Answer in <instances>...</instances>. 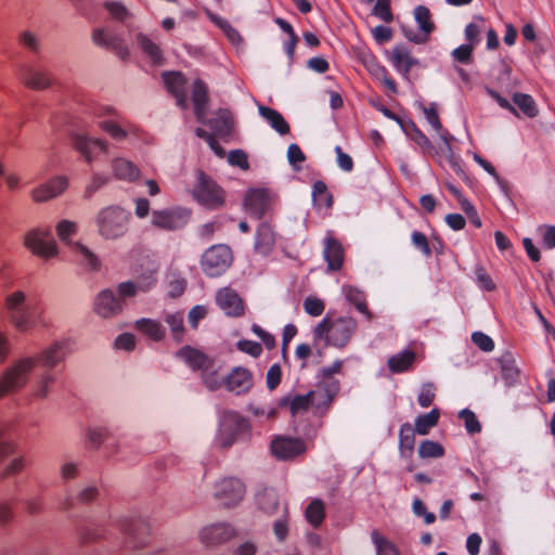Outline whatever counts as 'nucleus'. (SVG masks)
<instances>
[{
    "mask_svg": "<svg viewBox=\"0 0 555 555\" xmlns=\"http://www.w3.org/2000/svg\"><path fill=\"white\" fill-rule=\"evenodd\" d=\"M472 340L480 350L485 352H490L494 349L493 339L482 332H474L472 334Z\"/></svg>",
    "mask_w": 555,
    "mask_h": 555,
    "instance_id": "64",
    "label": "nucleus"
},
{
    "mask_svg": "<svg viewBox=\"0 0 555 555\" xmlns=\"http://www.w3.org/2000/svg\"><path fill=\"white\" fill-rule=\"evenodd\" d=\"M103 7L108 12V14L118 22L124 23L131 16V13L127 7L119 1H105Z\"/></svg>",
    "mask_w": 555,
    "mask_h": 555,
    "instance_id": "51",
    "label": "nucleus"
},
{
    "mask_svg": "<svg viewBox=\"0 0 555 555\" xmlns=\"http://www.w3.org/2000/svg\"><path fill=\"white\" fill-rule=\"evenodd\" d=\"M358 330V322L352 317H338L334 320L324 318L313 330L315 339H324L334 348H345Z\"/></svg>",
    "mask_w": 555,
    "mask_h": 555,
    "instance_id": "4",
    "label": "nucleus"
},
{
    "mask_svg": "<svg viewBox=\"0 0 555 555\" xmlns=\"http://www.w3.org/2000/svg\"><path fill=\"white\" fill-rule=\"evenodd\" d=\"M275 242L276 235L272 227L267 222L260 223L255 235V251L264 257L269 256L274 248Z\"/></svg>",
    "mask_w": 555,
    "mask_h": 555,
    "instance_id": "22",
    "label": "nucleus"
},
{
    "mask_svg": "<svg viewBox=\"0 0 555 555\" xmlns=\"http://www.w3.org/2000/svg\"><path fill=\"white\" fill-rule=\"evenodd\" d=\"M120 528L125 534L132 540L134 546L144 543L141 540V538L147 532V526L144 520L140 518H127L122 520Z\"/></svg>",
    "mask_w": 555,
    "mask_h": 555,
    "instance_id": "35",
    "label": "nucleus"
},
{
    "mask_svg": "<svg viewBox=\"0 0 555 555\" xmlns=\"http://www.w3.org/2000/svg\"><path fill=\"white\" fill-rule=\"evenodd\" d=\"M499 364L502 372V378L509 387L516 384L519 377V370L516 366L515 359L511 352L503 353L499 359Z\"/></svg>",
    "mask_w": 555,
    "mask_h": 555,
    "instance_id": "36",
    "label": "nucleus"
},
{
    "mask_svg": "<svg viewBox=\"0 0 555 555\" xmlns=\"http://www.w3.org/2000/svg\"><path fill=\"white\" fill-rule=\"evenodd\" d=\"M414 17L418 25V28L422 30L423 35H410L405 33V36L409 40L415 43H423L427 40L428 35L434 30V23L431 22V14L427 7L417 5L414 9Z\"/></svg>",
    "mask_w": 555,
    "mask_h": 555,
    "instance_id": "24",
    "label": "nucleus"
},
{
    "mask_svg": "<svg viewBox=\"0 0 555 555\" xmlns=\"http://www.w3.org/2000/svg\"><path fill=\"white\" fill-rule=\"evenodd\" d=\"M305 451L306 444L299 438L279 436L271 442V452L279 460H289Z\"/></svg>",
    "mask_w": 555,
    "mask_h": 555,
    "instance_id": "15",
    "label": "nucleus"
},
{
    "mask_svg": "<svg viewBox=\"0 0 555 555\" xmlns=\"http://www.w3.org/2000/svg\"><path fill=\"white\" fill-rule=\"evenodd\" d=\"M401 128L413 142L423 149V151L433 150V144L429 139L413 121L401 124Z\"/></svg>",
    "mask_w": 555,
    "mask_h": 555,
    "instance_id": "43",
    "label": "nucleus"
},
{
    "mask_svg": "<svg viewBox=\"0 0 555 555\" xmlns=\"http://www.w3.org/2000/svg\"><path fill=\"white\" fill-rule=\"evenodd\" d=\"M416 430L410 423L401 425L399 430V449L401 456L409 457L414 450Z\"/></svg>",
    "mask_w": 555,
    "mask_h": 555,
    "instance_id": "41",
    "label": "nucleus"
},
{
    "mask_svg": "<svg viewBox=\"0 0 555 555\" xmlns=\"http://www.w3.org/2000/svg\"><path fill=\"white\" fill-rule=\"evenodd\" d=\"M513 101L526 116L535 117L538 115V109L532 96L525 93H515Z\"/></svg>",
    "mask_w": 555,
    "mask_h": 555,
    "instance_id": "49",
    "label": "nucleus"
},
{
    "mask_svg": "<svg viewBox=\"0 0 555 555\" xmlns=\"http://www.w3.org/2000/svg\"><path fill=\"white\" fill-rule=\"evenodd\" d=\"M392 63L398 72L408 74L418 62L403 48H396L392 53Z\"/></svg>",
    "mask_w": 555,
    "mask_h": 555,
    "instance_id": "44",
    "label": "nucleus"
},
{
    "mask_svg": "<svg viewBox=\"0 0 555 555\" xmlns=\"http://www.w3.org/2000/svg\"><path fill=\"white\" fill-rule=\"evenodd\" d=\"M107 435L105 427L90 426L87 428V442L89 448L99 449Z\"/></svg>",
    "mask_w": 555,
    "mask_h": 555,
    "instance_id": "53",
    "label": "nucleus"
},
{
    "mask_svg": "<svg viewBox=\"0 0 555 555\" xmlns=\"http://www.w3.org/2000/svg\"><path fill=\"white\" fill-rule=\"evenodd\" d=\"M75 261L88 271H96L100 268V260L98 256L86 245L80 242L68 243Z\"/></svg>",
    "mask_w": 555,
    "mask_h": 555,
    "instance_id": "25",
    "label": "nucleus"
},
{
    "mask_svg": "<svg viewBox=\"0 0 555 555\" xmlns=\"http://www.w3.org/2000/svg\"><path fill=\"white\" fill-rule=\"evenodd\" d=\"M163 81L167 90L176 98L177 105L185 109L188 107V96L184 76L177 72L164 73Z\"/></svg>",
    "mask_w": 555,
    "mask_h": 555,
    "instance_id": "21",
    "label": "nucleus"
},
{
    "mask_svg": "<svg viewBox=\"0 0 555 555\" xmlns=\"http://www.w3.org/2000/svg\"><path fill=\"white\" fill-rule=\"evenodd\" d=\"M68 186L65 176H56L31 191V198L36 203H43L60 196Z\"/></svg>",
    "mask_w": 555,
    "mask_h": 555,
    "instance_id": "17",
    "label": "nucleus"
},
{
    "mask_svg": "<svg viewBox=\"0 0 555 555\" xmlns=\"http://www.w3.org/2000/svg\"><path fill=\"white\" fill-rule=\"evenodd\" d=\"M271 194L266 189H250L244 197L246 211L257 219H260L269 209Z\"/></svg>",
    "mask_w": 555,
    "mask_h": 555,
    "instance_id": "16",
    "label": "nucleus"
},
{
    "mask_svg": "<svg viewBox=\"0 0 555 555\" xmlns=\"http://www.w3.org/2000/svg\"><path fill=\"white\" fill-rule=\"evenodd\" d=\"M177 357L193 370H204L207 365H210L211 362L205 353L190 346L181 348L177 352Z\"/></svg>",
    "mask_w": 555,
    "mask_h": 555,
    "instance_id": "33",
    "label": "nucleus"
},
{
    "mask_svg": "<svg viewBox=\"0 0 555 555\" xmlns=\"http://www.w3.org/2000/svg\"><path fill=\"white\" fill-rule=\"evenodd\" d=\"M73 145L88 163L93 162L94 150H100L101 152L106 153L108 149V143L106 141L88 137L86 134H76L73 138Z\"/></svg>",
    "mask_w": 555,
    "mask_h": 555,
    "instance_id": "20",
    "label": "nucleus"
},
{
    "mask_svg": "<svg viewBox=\"0 0 555 555\" xmlns=\"http://www.w3.org/2000/svg\"><path fill=\"white\" fill-rule=\"evenodd\" d=\"M444 454L443 447L433 440H424L418 447V455L422 459H437Z\"/></svg>",
    "mask_w": 555,
    "mask_h": 555,
    "instance_id": "50",
    "label": "nucleus"
},
{
    "mask_svg": "<svg viewBox=\"0 0 555 555\" xmlns=\"http://www.w3.org/2000/svg\"><path fill=\"white\" fill-rule=\"evenodd\" d=\"M323 256L330 270L336 271L341 268L344 263V248L331 233H327L324 238Z\"/></svg>",
    "mask_w": 555,
    "mask_h": 555,
    "instance_id": "23",
    "label": "nucleus"
},
{
    "mask_svg": "<svg viewBox=\"0 0 555 555\" xmlns=\"http://www.w3.org/2000/svg\"><path fill=\"white\" fill-rule=\"evenodd\" d=\"M153 287V281L149 284H135V282L127 281L122 282L117 287V297L122 301L126 298L135 296L139 292H147Z\"/></svg>",
    "mask_w": 555,
    "mask_h": 555,
    "instance_id": "48",
    "label": "nucleus"
},
{
    "mask_svg": "<svg viewBox=\"0 0 555 555\" xmlns=\"http://www.w3.org/2000/svg\"><path fill=\"white\" fill-rule=\"evenodd\" d=\"M459 417L464 421L465 429L468 434L474 435L481 431V425L476 414L469 409H463L459 412Z\"/></svg>",
    "mask_w": 555,
    "mask_h": 555,
    "instance_id": "55",
    "label": "nucleus"
},
{
    "mask_svg": "<svg viewBox=\"0 0 555 555\" xmlns=\"http://www.w3.org/2000/svg\"><path fill=\"white\" fill-rule=\"evenodd\" d=\"M114 177L126 182H134L140 178L139 167L124 157H116L111 164Z\"/></svg>",
    "mask_w": 555,
    "mask_h": 555,
    "instance_id": "26",
    "label": "nucleus"
},
{
    "mask_svg": "<svg viewBox=\"0 0 555 555\" xmlns=\"http://www.w3.org/2000/svg\"><path fill=\"white\" fill-rule=\"evenodd\" d=\"M304 309L309 315L319 317L323 313L325 305L320 298L308 296L304 300Z\"/></svg>",
    "mask_w": 555,
    "mask_h": 555,
    "instance_id": "61",
    "label": "nucleus"
},
{
    "mask_svg": "<svg viewBox=\"0 0 555 555\" xmlns=\"http://www.w3.org/2000/svg\"><path fill=\"white\" fill-rule=\"evenodd\" d=\"M207 92L206 85L201 79H196L192 88V101L194 113L197 120L201 122H205L206 118Z\"/></svg>",
    "mask_w": 555,
    "mask_h": 555,
    "instance_id": "32",
    "label": "nucleus"
},
{
    "mask_svg": "<svg viewBox=\"0 0 555 555\" xmlns=\"http://www.w3.org/2000/svg\"><path fill=\"white\" fill-rule=\"evenodd\" d=\"M92 40L99 47L121 49V40L106 28L94 29Z\"/></svg>",
    "mask_w": 555,
    "mask_h": 555,
    "instance_id": "47",
    "label": "nucleus"
},
{
    "mask_svg": "<svg viewBox=\"0 0 555 555\" xmlns=\"http://www.w3.org/2000/svg\"><path fill=\"white\" fill-rule=\"evenodd\" d=\"M25 462L23 456H16L4 465L0 473V478H8L14 476L23 470Z\"/></svg>",
    "mask_w": 555,
    "mask_h": 555,
    "instance_id": "63",
    "label": "nucleus"
},
{
    "mask_svg": "<svg viewBox=\"0 0 555 555\" xmlns=\"http://www.w3.org/2000/svg\"><path fill=\"white\" fill-rule=\"evenodd\" d=\"M134 328L154 341L162 340L166 333L165 327L159 321L147 318L137 320Z\"/></svg>",
    "mask_w": 555,
    "mask_h": 555,
    "instance_id": "34",
    "label": "nucleus"
},
{
    "mask_svg": "<svg viewBox=\"0 0 555 555\" xmlns=\"http://www.w3.org/2000/svg\"><path fill=\"white\" fill-rule=\"evenodd\" d=\"M100 127L116 141H122L134 134L135 131L131 124L121 125L115 120H103L100 122Z\"/></svg>",
    "mask_w": 555,
    "mask_h": 555,
    "instance_id": "38",
    "label": "nucleus"
},
{
    "mask_svg": "<svg viewBox=\"0 0 555 555\" xmlns=\"http://www.w3.org/2000/svg\"><path fill=\"white\" fill-rule=\"evenodd\" d=\"M233 254L225 244L209 247L202 256L201 268L210 278L222 275L232 264Z\"/></svg>",
    "mask_w": 555,
    "mask_h": 555,
    "instance_id": "7",
    "label": "nucleus"
},
{
    "mask_svg": "<svg viewBox=\"0 0 555 555\" xmlns=\"http://www.w3.org/2000/svg\"><path fill=\"white\" fill-rule=\"evenodd\" d=\"M312 198L318 203H325L326 206L332 205V195L327 192L326 184L319 180L312 185Z\"/></svg>",
    "mask_w": 555,
    "mask_h": 555,
    "instance_id": "60",
    "label": "nucleus"
},
{
    "mask_svg": "<svg viewBox=\"0 0 555 555\" xmlns=\"http://www.w3.org/2000/svg\"><path fill=\"white\" fill-rule=\"evenodd\" d=\"M305 517L312 527H319L325 517V507L322 500L313 499L305 511Z\"/></svg>",
    "mask_w": 555,
    "mask_h": 555,
    "instance_id": "45",
    "label": "nucleus"
},
{
    "mask_svg": "<svg viewBox=\"0 0 555 555\" xmlns=\"http://www.w3.org/2000/svg\"><path fill=\"white\" fill-rule=\"evenodd\" d=\"M77 232V223L70 220H61L56 224V234L59 238L68 246V243H73L70 241V236L76 234Z\"/></svg>",
    "mask_w": 555,
    "mask_h": 555,
    "instance_id": "56",
    "label": "nucleus"
},
{
    "mask_svg": "<svg viewBox=\"0 0 555 555\" xmlns=\"http://www.w3.org/2000/svg\"><path fill=\"white\" fill-rule=\"evenodd\" d=\"M245 495V486L238 478H224L215 485L214 496L224 507L238 504Z\"/></svg>",
    "mask_w": 555,
    "mask_h": 555,
    "instance_id": "10",
    "label": "nucleus"
},
{
    "mask_svg": "<svg viewBox=\"0 0 555 555\" xmlns=\"http://www.w3.org/2000/svg\"><path fill=\"white\" fill-rule=\"evenodd\" d=\"M223 383L228 391L241 396L250 391L254 386V378L249 370L235 366L229 375L223 377Z\"/></svg>",
    "mask_w": 555,
    "mask_h": 555,
    "instance_id": "13",
    "label": "nucleus"
},
{
    "mask_svg": "<svg viewBox=\"0 0 555 555\" xmlns=\"http://www.w3.org/2000/svg\"><path fill=\"white\" fill-rule=\"evenodd\" d=\"M132 215L120 205H107L98 210L93 223L98 235L104 241H117L129 231Z\"/></svg>",
    "mask_w": 555,
    "mask_h": 555,
    "instance_id": "2",
    "label": "nucleus"
},
{
    "mask_svg": "<svg viewBox=\"0 0 555 555\" xmlns=\"http://www.w3.org/2000/svg\"><path fill=\"white\" fill-rule=\"evenodd\" d=\"M109 181L108 176L95 172L92 175L90 182L87 184L85 189L83 197L89 199L93 196V194L99 191L101 188L106 185Z\"/></svg>",
    "mask_w": 555,
    "mask_h": 555,
    "instance_id": "57",
    "label": "nucleus"
},
{
    "mask_svg": "<svg viewBox=\"0 0 555 555\" xmlns=\"http://www.w3.org/2000/svg\"><path fill=\"white\" fill-rule=\"evenodd\" d=\"M18 42L26 49L31 52H39L40 50V40L39 38L31 31L24 30L20 34Z\"/></svg>",
    "mask_w": 555,
    "mask_h": 555,
    "instance_id": "62",
    "label": "nucleus"
},
{
    "mask_svg": "<svg viewBox=\"0 0 555 555\" xmlns=\"http://www.w3.org/2000/svg\"><path fill=\"white\" fill-rule=\"evenodd\" d=\"M191 217V210L181 206L155 209L151 224L164 231H177L184 228Z\"/></svg>",
    "mask_w": 555,
    "mask_h": 555,
    "instance_id": "8",
    "label": "nucleus"
},
{
    "mask_svg": "<svg viewBox=\"0 0 555 555\" xmlns=\"http://www.w3.org/2000/svg\"><path fill=\"white\" fill-rule=\"evenodd\" d=\"M98 495V489L95 486H87L82 488L76 495L67 492L63 498L59 500V507L61 511L67 512L75 507V502L89 503L93 501Z\"/></svg>",
    "mask_w": 555,
    "mask_h": 555,
    "instance_id": "30",
    "label": "nucleus"
},
{
    "mask_svg": "<svg viewBox=\"0 0 555 555\" xmlns=\"http://www.w3.org/2000/svg\"><path fill=\"white\" fill-rule=\"evenodd\" d=\"M25 246L40 258L49 259L59 253L56 242L49 229H34L25 236Z\"/></svg>",
    "mask_w": 555,
    "mask_h": 555,
    "instance_id": "9",
    "label": "nucleus"
},
{
    "mask_svg": "<svg viewBox=\"0 0 555 555\" xmlns=\"http://www.w3.org/2000/svg\"><path fill=\"white\" fill-rule=\"evenodd\" d=\"M371 541L376 555H401L399 547L376 529L371 531Z\"/></svg>",
    "mask_w": 555,
    "mask_h": 555,
    "instance_id": "39",
    "label": "nucleus"
},
{
    "mask_svg": "<svg viewBox=\"0 0 555 555\" xmlns=\"http://www.w3.org/2000/svg\"><path fill=\"white\" fill-rule=\"evenodd\" d=\"M255 502L257 507L267 515H272L280 506L276 490L268 487H263L257 491Z\"/></svg>",
    "mask_w": 555,
    "mask_h": 555,
    "instance_id": "31",
    "label": "nucleus"
},
{
    "mask_svg": "<svg viewBox=\"0 0 555 555\" xmlns=\"http://www.w3.org/2000/svg\"><path fill=\"white\" fill-rule=\"evenodd\" d=\"M234 533L231 525L218 522L204 527L199 532V538L207 546H215L229 541Z\"/></svg>",
    "mask_w": 555,
    "mask_h": 555,
    "instance_id": "18",
    "label": "nucleus"
},
{
    "mask_svg": "<svg viewBox=\"0 0 555 555\" xmlns=\"http://www.w3.org/2000/svg\"><path fill=\"white\" fill-rule=\"evenodd\" d=\"M191 192L193 198L208 209H217L224 203L223 190L202 170L196 172V182Z\"/></svg>",
    "mask_w": 555,
    "mask_h": 555,
    "instance_id": "6",
    "label": "nucleus"
},
{
    "mask_svg": "<svg viewBox=\"0 0 555 555\" xmlns=\"http://www.w3.org/2000/svg\"><path fill=\"white\" fill-rule=\"evenodd\" d=\"M18 77L27 88L34 90L47 89L51 85L48 70L38 65L23 64Z\"/></svg>",
    "mask_w": 555,
    "mask_h": 555,
    "instance_id": "14",
    "label": "nucleus"
},
{
    "mask_svg": "<svg viewBox=\"0 0 555 555\" xmlns=\"http://www.w3.org/2000/svg\"><path fill=\"white\" fill-rule=\"evenodd\" d=\"M216 301L218 307L229 317H238L244 312L242 298L230 287L219 289L216 294Z\"/></svg>",
    "mask_w": 555,
    "mask_h": 555,
    "instance_id": "19",
    "label": "nucleus"
},
{
    "mask_svg": "<svg viewBox=\"0 0 555 555\" xmlns=\"http://www.w3.org/2000/svg\"><path fill=\"white\" fill-rule=\"evenodd\" d=\"M165 321L169 325L173 338L180 341L184 332L183 314L180 312L168 314Z\"/></svg>",
    "mask_w": 555,
    "mask_h": 555,
    "instance_id": "58",
    "label": "nucleus"
},
{
    "mask_svg": "<svg viewBox=\"0 0 555 555\" xmlns=\"http://www.w3.org/2000/svg\"><path fill=\"white\" fill-rule=\"evenodd\" d=\"M258 113L280 135H286L289 133V125L279 111L258 104Z\"/></svg>",
    "mask_w": 555,
    "mask_h": 555,
    "instance_id": "29",
    "label": "nucleus"
},
{
    "mask_svg": "<svg viewBox=\"0 0 555 555\" xmlns=\"http://www.w3.org/2000/svg\"><path fill=\"white\" fill-rule=\"evenodd\" d=\"M207 124L216 135L225 137L231 132V114L228 109H219Z\"/></svg>",
    "mask_w": 555,
    "mask_h": 555,
    "instance_id": "40",
    "label": "nucleus"
},
{
    "mask_svg": "<svg viewBox=\"0 0 555 555\" xmlns=\"http://www.w3.org/2000/svg\"><path fill=\"white\" fill-rule=\"evenodd\" d=\"M251 436V426L247 418L235 411H227L220 418L217 443L229 448L237 441H247Z\"/></svg>",
    "mask_w": 555,
    "mask_h": 555,
    "instance_id": "5",
    "label": "nucleus"
},
{
    "mask_svg": "<svg viewBox=\"0 0 555 555\" xmlns=\"http://www.w3.org/2000/svg\"><path fill=\"white\" fill-rule=\"evenodd\" d=\"M66 356L67 343L59 340L38 353L15 359L0 374V398L24 388L38 365H41L43 371L33 379L30 395L38 400L48 398L51 387L56 382V375L51 370L63 362Z\"/></svg>",
    "mask_w": 555,
    "mask_h": 555,
    "instance_id": "1",
    "label": "nucleus"
},
{
    "mask_svg": "<svg viewBox=\"0 0 555 555\" xmlns=\"http://www.w3.org/2000/svg\"><path fill=\"white\" fill-rule=\"evenodd\" d=\"M414 360L415 352L404 349L388 359V367L395 374L403 373L412 366Z\"/></svg>",
    "mask_w": 555,
    "mask_h": 555,
    "instance_id": "37",
    "label": "nucleus"
},
{
    "mask_svg": "<svg viewBox=\"0 0 555 555\" xmlns=\"http://www.w3.org/2000/svg\"><path fill=\"white\" fill-rule=\"evenodd\" d=\"M339 390V382L332 379L330 382L319 385L315 389L308 392L311 408L315 409L317 412H324L331 405L334 397Z\"/></svg>",
    "mask_w": 555,
    "mask_h": 555,
    "instance_id": "11",
    "label": "nucleus"
},
{
    "mask_svg": "<svg viewBox=\"0 0 555 555\" xmlns=\"http://www.w3.org/2000/svg\"><path fill=\"white\" fill-rule=\"evenodd\" d=\"M94 312L104 319H111L121 313L124 304L112 289H103L94 299Z\"/></svg>",
    "mask_w": 555,
    "mask_h": 555,
    "instance_id": "12",
    "label": "nucleus"
},
{
    "mask_svg": "<svg viewBox=\"0 0 555 555\" xmlns=\"http://www.w3.org/2000/svg\"><path fill=\"white\" fill-rule=\"evenodd\" d=\"M439 416V410L436 408L428 413L418 415L415 420L414 429L420 435H427L429 430L437 425Z\"/></svg>",
    "mask_w": 555,
    "mask_h": 555,
    "instance_id": "46",
    "label": "nucleus"
},
{
    "mask_svg": "<svg viewBox=\"0 0 555 555\" xmlns=\"http://www.w3.org/2000/svg\"><path fill=\"white\" fill-rule=\"evenodd\" d=\"M372 14L385 23H390L393 18L390 9V0H376L372 10Z\"/></svg>",
    "mask_w": 555,
    "mask_h": 555,
    "instance_id": "59",
    "label": "nucleus"
},
{
    "mask_svg": "<svg viewBox=\"0 0 555 555\" xmlns=\"http://www.w3.org/2000/svg\"><path fill=\"white\" fill-rule=\"evenodd\" d=\"M273 532L278 541L283 542L288 534V509L284 505L280 517L273 522Z\"/></svg>",
    "mask_w": 555,
    "mask_h": 555,
    "instance_id": "52",
    "label": "nucleus"
},
{
    "mask_svg": "<svg viewBox=\"0 0 555 555\" xmlns=\"http://www.w3.org/2000/svg\"><path fill=\"white\" fill-rule=\"evenodd\" d=\"M420 108L423 111L426 120L428 124L437 131L439 132L440 139L446 143L447 146H449V140L451 139L448 131L442 129V125L440 122L437 106L435 103H431L429 107H426L424 104H418Z\"/></svg>",
    "mask_w": 555,
    "mask_h": 555,
    "instance_id": "42",
    "label": "nucleus"
},
{
    "mask_svg": "<svg viewBox=\"0 0 555 555\" xmlns=\"http://www.w3.org/2000/svg\"><path fill=\"white\" fill-rule=\"evenodd\" d=\"M135 40L142 53L153 65L158 66L164 63V54L156 39L143 33H139L135 36Z\"/></svg>",
    "mask_w": 555,
    "mask_h": 555,
    "instance_id": "27",
    "label": "nucleus"
},
{
    "mask_svg": "<svg viewBox=\"0 0 555 555\" xmlns=\"http://www.w3.org/2000/svg\"><path fill=\"white\" fill-rule=\"evenodd\" d=\"M5 309L10 322L18 332H29L36 325L43 323L40 308L21 291L7 296Z\"/></svg>",
    "mask_w": 555,
    "mask_h": 555,
    "instance_id": "3",
    "label": "nucleus"
},
{
    "mask_svg": "<svg viewBox=\"0 0 555 555\" xmlns=\"http://www.w3.org/2000/svg\"><path fill=\"white\" fill-rule=\"evenodd\" d=\"M341 293L346 300L353 305L354 308L364 315L367 321L373 319V313L370 311L366 302V295L360 288L352 285H343Z\"/></svg>",
    "mask_w": 555,
    "mask_h": 555,
    "instance_id": "28",
    "label": "nucleus"
},
{
    "mask_svg": "<svg viewBox=\"0 0 555 555\" xmlns=\"http://www.w3.org/2000/svg\"><path fill=\"white\" fill-rule=\"evenodd\" d=\"M202 378L204 385L209 390H217L220 387L224 386L223 377H219L217 371L212 369V365H207L206 369L202 370Z\"/></svg>",
    "mask_w": 555,
    "mask_h": 555,
    "instance_id": "54",
    "label": "nucleus"
}]
</instances>
